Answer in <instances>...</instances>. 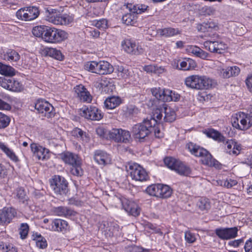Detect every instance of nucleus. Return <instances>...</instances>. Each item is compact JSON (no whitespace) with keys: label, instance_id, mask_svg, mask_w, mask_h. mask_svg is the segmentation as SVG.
Segmentation results:
<instances>
[{"label":"nucleus","instance_id":"1","mask_svg":"<svg viewBox=\"0 0 252 252\" xmlns=\"http://www.w3.org/2000/svg\"><path fill=\"white\" fill-rule=\"evenodd\" d=\"M155 124V119L152 116L150 119H144L142 122L134 125L132 127L131 133L134 139L139 142L147 140L151 134L152 126Z\"/></svg>","mask_w":252,"mask_h":252},{"label":"nucleus","instance_id":"2","mask_svg":"<svg viewBox=\"0 0 252 252\" xmlns=\"http://www.w3.org/2000/svg\"><path fill=\"white\" fill-rule=\"evenodd\" d=\"M187 146L192 154L201 157V161L203 164L215 167L218 165V161L213 158L211 154L206 149L191 142L188 143Z\"/></svg>","mask_w":252,"mask_h":252},{"label":"nucleus","instance_id":"3","mask_svg":"<svg viewBox=\"0 0 252 252\" xmlns=\"http://www.w3.org/2000/svg\"><path fill=\"white\" fill-rule=\"evenodd\" d=\"M186 86L195 90H207L212 87V80L206 76L190 75L185 81Z\"/></svg>","mask_w":252,"mask_h":252},{"label":"nucleus","instance_id":"4","mask_svg":"<svg viewBox=\"0 0 252 252\" xmlns=\"http://www.w3.org/2000/svg\"><path fill=\"white\" fill-rule=\"evenodd\" d=\"M126 8L128 9L130 13L125 14L122 17V21L126 25H134L137 22V15L141 14L146 11L148 6L144 4L127 3Z\"/></svg>","mask_w":252,"mask_h":252},{"label":"nucleus","instance_id":"5","mask_svg":"<svg viewBox=\"0 0 252 252\" xmlns=\"http://www.w3.org/2000/svg\"><path fill=\"white\" fill-rule=\"evenodd\" d=\"M68 33L64 31L48 27L43 40L48 43H60L67 39Z\"/></svg>","mask_w":252,"mask_h":252},{"label":"nucleus","instance_id":"6","mask_svg":"<svg viewBox=\"0 0 252 252\" xmlns=\"http://www.w3.org/2000/svg\"><path fill=\"white\" fill-rule=\"evenodd\" d=\"M163 114V121L165 122L172 123L176 119V115L175 111L166 104L163 105L160 109H156L152 117L159 121L161 120Z\"/></svg>","mask_w":252,"mask_h":252},{"label":"nucleus","instance_id":"7","mask_svg":"<svg viewBox=\"0 0 252 252\" xmlns=\"http://www.w3.org/2000/svg\"><path fill=\"white\" fill-rule=\"evenodd\" d=\"M52 189L56 194H66L68 191V182L65 178L60 175H55L50 182Z\"/></svg>","mask_w":252,"mask_h":252},{"label":"nucleus","instance_id":"8","mask_svg":"<svg viewBox=\"0 0 252 252\" xmlns=\"http://www.w3.org/2000/svg\"><path fill=\"white\" fill-rule=\"evenodd\" d=\"M0 86L14 92H20L23 89L22 83L13 76L0 77Z\"/></svg>","mask_w":252,"mask_h":252},{"label":"nucleus","instance_id":"9","mask_svg":"<svg viewBox=\"0 0 252 252\" xmlns=\"http://www.w3.org/2000/svg\"><path fill=\"white\" fill-rule=\"evenodd\" d=\"M231 123L234 127L242 130H246L252 126V117L250 114L243 113L239 116L233 118Z\"/></svg>","mask_w":252,"mask_h":252},{"label":"nucleus","instance_id":"10","mask_svg":"<svg viewBox=\"0 0 252 252\" xmlns=\"http://www.w3.org/2000/svg\"><path fill=\"white\" fill-rule=\"evenodd\" d=\"M39 14L38 7L29 6L21 8L16 12V16L19 20L29 21L36 19Z\"/></svg>","mask_w":252,"mask_h":252},{"label":"nucleus","instance_id":"11","mask_svg":"<svg viewBox=\"0 0 252 252\" xmlns=\"http://www.w3.org/2000/svg\"><path fill=\"white\" fill-rule=\"evenodd\" d=\"M34 108L43 117L51 118L54 116L53 106L45 100L38 99L35 103Z\"/></svg>","mask_w":252,"mask_h":252},{"label":"nucleus","instance_id":"12","mask_svg":"<svg viewBox=\"0 0 252 252\" xmlns=\"http://www.w3.org/2000/svg\"><path fill=\"white\" fill-rule=\"evenodd\" d=\"M80 114L81 116L86 119L93 120L99 121L103 118V114L101 110L97 108L90 106V107L84 106L80 111Z\"/></svg>","mask_w":252,"mask_h":252},{"label":"nucleus","instance_id":"13","mask_svg":"<svg viewBox=\"0 0 252 252\" xmlns=\"http://www.w3.org/2000/svg\"><path fill=\"white\" fill-rule=\"evenodd\" d=\"M109 137L116 142L128 143L131 139L129 132L122 129L114 128L109 132Z\"/></svg>","mask_w":252,"mask_h":252},{"label":"nucleus","instance_id":"14","mask_svg":"<svg viewBox=\"0 0 252 252\" xmlns=\"http://www.w3.org/2000/svg\"><path fill=\"white\" fill-rule=\"evenodd\" d=\"M130 175L132 179L135 181H144L149 178L146 170L140 165L133 164L129 166Z\"/></svg>","mask_w":252,"mask_h":252},{"label":"nucleus","instance_id":"15","mask_svg":"<svg viewBox=\"0 0 252 252\" xmlns=\"http://www.w3.org/2000/svg\"><path fill=\"white\" fill-rule=\"evenodd\" d=\"M238 228L233 227L230 228H218L215 230V234L222 240L233 239L237 236Z\"/></svg>","mask_w":252,"mask_h":252},{"label":"nucleus","instance_id":"16","mask_svg":"<svg viewBox=\"0 0 252 252\" xmlns=\"http://www.w3.org/2000/svg\"><path fill=\"white\" fill-rule=\"evenodd\" d=\"M122 46L125 51L131 55H138L144 52V50L141 46L130 39L124 40L122 43Z\"/></svg>","mask_w":252,"mask_h":252},{"label":"nucleus","instance_id":"17","mask_svg":"<svg viewBox=\"0 0 252 252\" xmlns=\"http://www.w3.org/2000/svg\"><path fill=\"white\" fill-rule=\"evenodd\" d=\"M16 212L13 208L4 207L0 210V224H8L16 216Z\"/></svg>","mask_w":252,"mask_h":252},{"label":"nucleus","instance_id":"18","mask_svg":"<svg viewBox=\"0 0 252 252\" xmlns=\"http://www.w3.org/2000/svg\"><path fill=\"white\" fill-rule=\"evenodd\" d=\"M121 202L123 208L129 215L134 217H136L139 215L140 209L135 202L127 199L121 200Z\"/></svg>","mask_w":252,"mask_h":252},{"label":"nucleus","instance_id":"19","mask_svg":"<svg viewBox=\"0 0 252 252\" xmlns=\"http://www.w3.org/2000/svg\"><path fill=\"white\" fill-rule=\"evenodd\" d=\"M30 147L33 155L38 160H43L46 158V155L49 153V150L36 143H32Z\"/></svg>","mask_w":252,"mask_h":252},{"label":"nucleus","instance_id":"20","mask_svg":"<svg viewBox=\"0 0 252 252\" xmlns=\"http://www.w3.org/2000/svg\"><path fill=\"white\" fill-rule=\"evenodd\" d=\"M224 143L225 144V149L226 153L235 156L240 154V151L242 149L241 145L234 140H225Z\"/></svg>","mask_w":252,"mask_h":252},{"label":"nucleus","instance_id":"21","mask_svg":"<svg viewBox=\"0 0 252 252\" xmlns=\"http://www.w3.org/2000/svg\"><path fill=\"white\" fill-rule=\"evenodd\" d=\"M74 90L77 96L80 100L87 102H90L92 101L91 95L83 85L81 84L76 86Z\"/></svg>","mask_w":252,"mask_h":252},{"label":"nucleus","instance_id":"22","mask_svg":"<svg viewBox=\"0 0 252 252\" xmlns=\"http://www.w3.org/2000/svg\"><path fill=\"white\" fill-rule=\"evenodd\" d=\"M95 73L98 74H110L114 70L113 66L108 62L104 61L97 62Z\"/></svg>","mask_w":252,"mask_h":252},{"label":"nucleus","instance_id":"23","mask_svg":"<svg viewBox=\"0 0 252 252\" xmlns=\"http://www.w3.org/2000/svg\"><path fill=\"white\" fill-rule=\"evenodd\" d=\"M49 21L57 25H66L70 23V19L67 15L57 14L49 17Z\"/></svg>","mask_w":252,"mask_h":252},{"label":"nucleus","instance_id":"24","mask_svg":"<svg viewBox=\"0 0 252 252\" xmlns=\"http://www.w3.org/2000/svg\"><path fill=\"white\" fill-rule=\"evenodd\" d=\"M94 159L98 164L103 165L111 162L110 156L102 151H96L95 152Z\"/></svg>","mask_w":252,"mask_h":252},{"label":"nucleus","instance_id":"25","mask_svg":"<svg viewBox=\"0 0 252 252\" xmlns=\"http://www.w3.org/2000/svg\"><path fill=\"white\" fill-rule=\"evenodd\" d=\"M197 29L198 31L205 32H211L213 30H218V23L212 20H209L207 22H204L201 24L198 25Z\"/></svg>","mask_w":252,"mask_h":252},{"label":"nucleus","instance_id":"26","mask_svg":"<svg viewBox=\"0 0 252 252\" xmlns=\"http://www.w3.org/2000/svg\"><path fill=\"white\" fill-rule=\"evenodd\" d=\"M61 158L65 163L73 165L79 164V158L77 155H74L71 153L65 152L62 153L61 155Z\"/></svg>","mask_w":252,"mask_h":252},{"label":"nucleus","instance_id":"27","mask_svg":"<svg viewBox=\"0 0 252 252\" xmlns=\"http://www.w3.org/2000/svg\"><path fill=\"white\" fill-rule=\"evenodd\" d=\"M204 133L209 138L219 142L224 143L225 137L222 135L219 131L210 128L206 129Z\"/></svg>","mask_w":252,"mask_h":252},{"label":"nucleus","instance_id":"28","mask_svg":"<svg viewBox=\"0 0 252 252\" xmlns=\"http://www.w3.org/2000/svg\"><path fill=\"white\" fill-rule=\"evenodd\" d=\"M43 53L45 56H49L59 61L63 60L64 57L60 50L53 48H45Z\"/></svg>","mask_w":252,"mask_h":252},{"label":"nucleus","instance_id":"29","mask_svg":"<svg viewBox=\"0 0 252 252\" xmlns=\"http://www.w3.org/2000/svg\"><path fill=\"white\" fill-rule=\"evenodd\" d=\"M73 136L76 138L78 140H81L84 143H87L90 140L88 134L78 127L74 128L71 131Z\"/></svg>","mask_w":252,"mask_h":252},{"label":"nucleus","instance_id":"30","mask_svg":"<svg viewBox=\"0 0 252 252\" xmlns=\"http://www.w3.org/2000/svg\"><path fill=\"white\" fill-rule=\"evenodd\" d=\"M54 213L58 216L63 217L74 216L75 212L65 206H60L54 209Z\"/></svg>","mask_w":252,"mask_h":252},{"label":"nucleus","instance_id":"31","mask_svg":"<svg viewBox=\"0 0 252 252\" xmlns=\"http://www.w3.org/2000/svg\"><path fill=\"white\" fill-rule=\"evenodd\" d=\"M115 73L118 79H127L130 75V72L126 66L118 65L115 66Z\"/></svg>","mask_w":252,"mask_h":252},{"label":"nucleus","instance_id":"32","mask_svg":"<svg viewBox=\"0 0 252 252\" xmlns=\"http://www.w3.org/2000/svg\"><path fill=\"white\" fill-rule=\"evenodd\" d=\"M3 59L10 62H16L20 60V56L16 51L8 49L3 55Z\"/></svg>","mask_w":252,"mask_h":252},{"label":"nucleus","instance_id":"33","mask_svg":"<svg viewBox=\"0 0 252 252\" xmlns=\"http://www.w3.org/2000/svg\"><path fill=\"white\" fill-rule=\"evenodd\" d=\"M121 103L119 97L112 96L107 98L104 101V105L107 109H113L119 106Z\"/></svg>","mask_w":252,"mask_h":252},{"label":"nucleus","instance_id":"34","mask_svg":"<svg viewBox=\"0 0 252 252\" xmlns=\"http://www.w3.org/2000/svg\"><path fill=\"white\" fill-rule=\"evenodd\" d=\"M53 228L55 230L61 232H65L68 229L67 222L63 220L56 219L54 222Z\"/></svg>","mask_w":252,"mask_h":252},{"label":"nucleus","instance_id":"35","mask_svg":"<svg viewBox=\"0 0 252 252\" xmlns=\"http://www.w3.org/2000/svg\"><path fill=\"white\" fill-rule=\"evenodd\" d=\"M0 73L4 77L13 76L15 75V70L10 65H5L0 62Z\"/></svg>","mask_w":252,"mask_h":252},{"label":"nucleus","instance_id":"36","mask_svg":"<svg viewBox=\"0 0 252 252\" xmlns=\"http://www.w3.org/2000/svg\"><path fill=\"white\" fill-rule=\"evenodd\" d=\"M175 167L174 170L181 175L188 176L191 173L190 168L185 165L180 161H179L177 165Z\"/></svg>","mask_w":252,"mask_h":252},{"label":"nucleus","instance_id":"37","mask_svg":"<svg viewBox=\"0 0 252 252\" xmlns=\"http://www.w3.org/2000/svg\"><path fill=\"white\" fill-rule=\"evenodd\" d=\"M108 225L109 223L108 222L104 221L103 223L101 224V228L104 229V231H106L107 230L110 231V230H112V231L110 232L109 234V236H112L114 233L119 231L120 228L119 225L117 223H110V228L109 229H108Z\"/></svg>","mask_w":252,"mask_h":252},{"label":"nucleus","instance_id":"38","mask_svg":"<svg viewBox=\"0 0 252 252\" xmlns=\"http://www.w3.org/2000/svg\"><path fill=\"white\" fill-rule=\"evenodd\" d=\"M158 197L165 198L170 197L172 194V190L170 187L167 185L160 184Z\"/></svg>","mask_w":252,"mask_h":252},{"label":"nucleus","instance_id":"39","mask_svg":"<svg viewBox=\"0 0 252 252\" xmlns=\"http://www.w3.org/2000/svg\"><path fill=\"white\" fill-rule=\"evenodd\" d=\"M196 205L201 211H207L211 207V203L209 200L205 197L200 198Z\"/></svg>","mask_w":252,"mask_h":252},{"label":"nucleus","instance_id":"40","mask_svg":"<svg viewBox=\"0 0 252 252\" xmlns=\"http://www.w3.org/2000/svg\"><path fill=\"white\" fill-rule=\"evenodd\" d=\"M0 149L3 151L11 160L14 161H17L18 160V158L14 152L6 146L3 143L1 142H0Z\"/></svg>","mask_w":252,"mask_h":252},{"label":"nucleus","instance_id":"41","mask_svg":"<svg viewBox=\"0 0 252 252\" xmlns=\"http://www.w3.org/2000/svg\"><path fill=\"white\" fill-rule=\"evenodd\" d=\"M48 27L45 26H39L34 27L32 29V34L36 37H42L43 39L45 33L46 32Z\"/></svg>","mask_w":252,"mask_h":252},{"label":"nucleus","instance_id":"42","mask_svg":"<svg viewBox=\"0 0 252 252\" xmlns=\"http://www.w3.org/2000/svg\"><path fill=\"white\" fill-rule=\"evenodd\" d=\"M160 184H154L149 186L146 189L147 192L150 195L158 197Z\"/></svg>","mask_w":252,"mask_h":252},{"label":"nucleus","instance_id":"43","mask_svg":"<svg viewBox=\"0 0 252 252\" xmlns=\"http://www.w3.org/2000/svg\"><path fill=\"white\" fill-rule=\"evenodd\" d=\"M191 53L197 57L202 59H206L209 57V54L205 52L200 48L194 46L191 48Z\"/></svg>","mask_w":252,"mask_h":252},{"label":"nucleus","instance_id":"44","mask_svg":"<svg viewBox=\"0 0 252 252\" xmlns=\"http://www.w3.org/2000/svg\"><path fill=\"white\" fill-rule=\"evenodd\" d=\"M10 118L0 112V129H4L9 125Z\"/></svg>","mask_w":252,"mask_h":252},{"label":"nucleus","instance_id":"45","mask_svg":"<svg viewBox=\"0 0 252 252\" xmlns=\"http://www.w3.org/2000/svg\"><path fill=\"white\" fill-rule=\"evenodd\" d=\"M93 25L95 26L99 30L104 31L108 28V21L105 19L94 20L93 22Z\"/></svg>","mask_w":252,"mask_h":252},{"label":"nucleus","instance_id":"46","mask_svg":"<svg viewBox=\"0 0 252 252\" xmlns=\"http://www.w3.org/2000/svg\"><path fill=\"white\" fill-rule=\"evenodd\" d=\"M144 69L147 72L154 73L155 74L161 73L163 71V68L154 65H148L144 67Z\"/></svg>","mask_w":252,"mask_h":252},{"label":"nucleus","instance_id":"47","mask_svg":"<svg viewBox=\"0 0 252 252\" xmlns=\"http://www.w3.org/2000/svg\"><path fill=\"white\" fill-rule=\"evenodd\" d=\"M164 162L166 166L172 170H174L179 160L172 157H166L164 159Z\"/></svg>","mask_w":252,"mask_h":252},{"label":"nucleus","instance_id":"48","mask_svg":"<svg viewBox=\"0 0 252 252\" xmlns=\"http://www.w3.org/2000/svg\"><path fill=\"white\" fill-rule=\"evenodd\" d=\"M178 31L176 29L167 28L161 30L160 33L161 35L165 36H171L178 33Z\"/></svg>","mask_w":252,"mask_h":252},{"label":"nucleus","instance_id":"49","mask_svg":"<svg viewBox=\"0 0 252 252\" xmlns=\"http://www.w3.org/2000/svg\"><path fill=\"white\" fill-rule=\"evenodd\" d=\"M203 45L205 49L209 50L211 52L216 53L217 41H206L204 42Z\"/></svg>","mask_w":252,"mask_h":252},{"label":"nucleus","instance_id":"50","mask_svg":"<svg viewBox=\"0 0 252 252\" xmlns=\"http://www.w3.org/2000/svg\"><path fill=\"white\" fill-rule=\"evenodd\" d=\"M159 120H158L156 118H155V124L154 126H152L151 129V133L153 132L154 133L155 136L157 138H160L163 136V133L160 131L159 127V124H158V122Z\"/></svg>","mask_w":252,"mask_h":252},{"label":"nucleus","instance_id":"51","mask_svg":"<svg viewBox=\"0 0 252 252\" xmlns=\"http://www.w3.org/2000/svg\"><path fill=\"white\" fill-rule=\"evenodd\" d=\"M72 168L71 169V173L75 176H81L83 175V170L81 167V162L80 161H79V164H76V165H72Z\"/></svg>","mask_w":252,"mask_h":252},{"label":"nucleus","instance_id":"52","mask_svg":"<svg viewBox=\"0 0 252 252\" xmlns=\"http://www.w3.org/2000/svg\"><path fill=\"white\" fill-rule=\"evenodd\" d=\"M29 225L27 223H22L19 229V234L22 239H25L29 232Z\"/></svg>","mask_w":252,"mask_h":252},{"label":"nucleus","instance_id":"53","mask_svg":"<svg viewBox=\"0 0 252 252\" xmlns=\"http://www.w3.org/2000/svg\"><path fill=\"white\" fill-rule=\"evenodd\" d=\"M36 246L40 249H44L47 246L46 240L41 235H36Z\"/></svg>","mask_w":252,"mask_h":252},{"label":"nucleus","instance_id":"54","mask_svg":"<svg viewBox=\"0 0 252 252\" xmlns=\"http://www.w3.org/2000/svg\"><path fill=\"white\" fill-rule=\"evenodd\" d=\"M96 64L97 62L96 61L87 62L84 65L85 69L86 70L95 73L97 67Z\"/></svg>","mask_w":252,"mask_h":252},{"label":"nucleus","instance_id":"55","mask_svg":"<svg viewBox=\"0 0 252 252\" xmlns=\"http://www.w3.org/2000/svg\"><path fill=\"white\" fill-rule=\"evenodd\" d=\"M16 197L19 199L20 201H22L23 203L26 200V193L25 190L22 188H19L16 191Z\"/></svg>","mask_w":252,"mask_h":252},{"label":"nucleus","instance_id":"56","mask_svg":"<svg viewBox=\"0 0 252 252\" xmlns=\"http://www.w3.org/2000/svg\"><path fill=\"white\" fill-rule=\"evenodd\" d=\"M0 250H2V252H17L15 247L11 245L4 244L3 243L0 244Z\"/></svg>","mask_w":252,"mask_h":252},{"label":"nucleus","instance_id":"57","mask_svg":"<svg viewBox=\"0 0 252 252\" xmlns=\"http://www.w3.org/2000/svg\"><path fill=\"white\" fill-rule=\"evenodd\" d=\"M172 95V91L170 90H163L161 100L162 101H170L172 100L171 96Z\"/></svg>","mask_w":252,"mask_h":252},{"label":"nucleus","instance_id":"58","mask_svg":"<svg viewBox=\"0 0 252 252\" xmlns=\"http://www.w3.org/2000/svg\"><path fill=\"white\" fill-rule=\"evenodd\" d=\"M185 238L186 241L189 243H192L196 241L194 234L190 231H187L185 233Z\"/></svg>","mask_w":252,"mask_h":252},{"label":"nucleus","instance_id":"59","mask_svg":"<svg viewBox=\"0 0 252 252\" xmlns=\"http://www.w3.org/2000/svg\"><path fill=\"white\" fill-rule=\"evenodd\" d=\"M138 113V109L135 106L130 105L127 108L126 114L127 117L132 116Z\"/></svg>","mask_w":252,"mask_h":252},{"label":"nucleus","instance_id":"60","mask_svg":"<svg viewBox=\"0 0 252 252\" xmlns=\"http://www.w3.org/2000/svg\"><path fill=\"white\" fill-rule=\"evenodd\" d=\"M162 91L160 88H154L151 90L152 93L158 99L161 100L162 97Z\"/></svg>","mask_w":252,"mask_h":252},{"label":"nucleus","instance_id":"61","mask_svg":"<svg viewBox=\"0 0 252 252\" xmlns=\"http://www.w3.org/2000/svg\"><path fill=\"white\" fill-rule=\"evenodd\" d=\"M230 69H231V68L228 66L221 70L220 73L223 78H228L232 77V72L230 71Z\"/></svg>","mask_w":252,"mask_h":252},{"label":"nucleus","instance_id":"62","mask_svg":"<svg viewBox=\"0 0 252 252\" xmlns=\"http://www.w3.org/2000/svg\"><path fill=\"white\" fill-rule=\"evenodd\" d=\"M216 47V53L221 54L222 51L226 48V45L222 42H219V41H217Z\"/></svg>","mask_w":252,"mask_h":252},{"label":"nucleus","instance_id":"63","mask_svg":"<svg viewBox=\"0 0 252 252\" xmlns=\"http://www.w3.org/2000/svg\"><path fill=\"white\" fill-rule=\"evenodd\" d=\"M223 185L224 187L227 188H230L233 186L236 185L237 184V182L236 180H232L229 179L223 181Z\"/></svg>","mask_w":252,"mask_h":252},{"label":"nucleus","instance_id":"64","mask_svg":"<svg viewBox=\"0 0 252 252\" xmlns=\"http://www.w3.org/2000/svg\"><path fill=\"white\" fill-rule=\"evenodd\" d=\"M245 252H252V238L246 241L244 246Z\"/></svg>","mask_w":252,"mask_h":252}]
</instances>
